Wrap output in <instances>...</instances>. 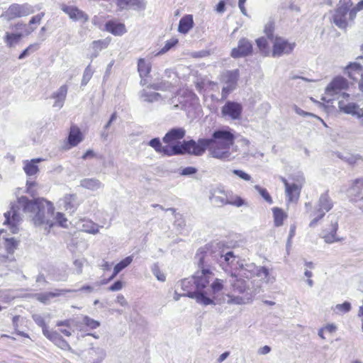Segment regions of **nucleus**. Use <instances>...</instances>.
I'll return each mask as SVG.
<instances>
[{
	"label": "nucleus",
	"instance_id": "b1692460",
	"mask_svg": "<svg viewBox=\"0 0 363 363\" xmlns=\"http://www.w3.org/2000/svg\"><path fill=\"white\" fill-rule=\"evenodd\" d=\"M61 205L65 210L70 213H74L79 205L76 194H67L61 200Z\"/></svg>",
	"mask_w": 363,
	"mask_h": 363
},
{
	"label": "nucleus",
	"instance_id": "c03bdc74",
	"mask_svg": "<svg viewBox=\"0 0 363 363\" xmlns=\"http://www.w3.org/2000/svg\"><path fill=\"white\" fill-rule=\"evenodd\" d=\"M13 261V259H9L8 257L0 255V277L8 274V262Z\"/></svg>",
	"mask_w": 363,
	"mask_h": 363
},
{
	"label": "nucleus",
	"instance_id": "6ab92c4d",
	"mask_svg": "<svg viewBox=\"0 0 363 363\" xmlns=\"http://www.w3.org/2000/svg\"><path fill=\"white\" fill-rule=\"evenodd\" d=\"M252 50V43L247 39L242 38L239 40L238 47L233 49L231 56L234 58L245 57L250 55Z\"/></svg>",
	"mask_w": 363,
	"mask_h": 363
},
{
	"label": "nucleus",
	"instance_id": "dca6fc26",
	"mask_svg": "<svg viewBox=\"0 0 363 363\" xmlns=\"http://www.w3.org/2000/svg\"><path fill=\"white\" fill-rule=\"evenodd\" d=\"M348 87V82L343 77H336L325 88V94L328 96H334L342 90L347 89Z\"/></svg>",
	"mask_w": 363,
	"mask_h": 363
},
{
	"label": "nucleus",
	"instance_id": "4be33fe9",
	"mask_svg": "<svg viewBox=\"0 0 363 363\" xmlns=\"http://www.w3.org/2000/svg\"><path fill=\"white\" fill-rule=\"evenodd\" d=\"M117 6L121 10L133 9L135 10H144L146 6L145 0H116Z\"/></svg>",
	"mask_w": 363,
	"mask_h": 363
},
{
	"label": "nucleus",
	"instance_id": "ddd939ff",
	"mask_svg": "<svg viewBox=\"0 0 363 363\" xmlns=\"http://www.w3.org/2000/svg\"><path fill=\"white\" fill-rule=\"evenodd\" d=\"M351 5L352 3L349 1L347 2H344L335 9L332 21L339 28L345 29L347 28V22L346 20V15L347 14L349 8Z\"/></svg>",
	"mask_w": 363,
	"mask_h": 363
},
{
	"label": "nucleus",
	"instance_id": "de8ad7c7",
	"mask_svg": "<svg viewBox=\"0 0 363 363\" xmlns=\"http://www.w3.org/2000/svg\"><path fill=\"white\" fill-rule=\"evenodd\" d=\"M255 189L257 191L260 196L265 200L266 202H267L269 204H272L273 203V200L266 189L262 188L259 185H255Z\"/></svg>",
	"mask_w": 363,
	"mask_h": 363
},
{
	"label": "nucleus",
	"instance_id": "a211bd4d",
	"mask_svg": "<svg viewBox=\"0 0 363 363\" xmlns=\"http://www.w3.org/2000/svg\"><path fill=\"white\" fill-rule=\"evenodd\" d=\"M260 286H257L252 291L248 292L245 294L244 296H235V295H228V301L227 303L228 304H236V305H244L250 303L253 297L259 293Z\"/></svg>",
	"mask_w": 363,
	"mask_h": 363
},
{
	"label": "nucleus",
	"instance_id": "c85d7f7f",
	"mask_svg": "<svg viewBox=\"0 0 363 363\" xmlns=\"http://www.w3.org/2000/svg\"><path fill=\"white\" fill-rule=\"evenodd\" d=\"M194 24L192 15L186 14L179 20L178 31L182 34H186L194 27Z\"/></svg>",
	"mask_w": 363,
	"mask_h": 363
},
{
	"label": "nucleus",
	"instance_id": "774afa93",
	"mask_svg": "<svg viewBox=\"0 0 363 363\" xmlns=\"http://www.w3.org/2000/svg\"><path fill=\"white\" fill-rule=\"evenodd\" d=\"M361 10L358 8L357 5H356L354 7H353L352 9H349V17L350 19L353 21L356 16L357 12L360 11Z\"/></svg>",
	"mask_w": 363,
	"mask_h": 363
},
{
	"label": "nucleus",
	"instance_id": "69168bd1",
	"mask_svg": "<svg viewBox=\"0 0 363 363\" xmlns=\"http://www.w3.org/2000/svg\"><path fill=\"white\" fill-rule=\"evenodd\" d=\"M44 16V13H38L31 18L29 21V24H39Z\"/></svg>",
	"mask_w": 363,
	"mask_h": 363
},
{
	"label": "nucleus",
	"instance_id": "4468645a",
	"mask_svg": "<svg viewBox=\"0 0 363 363\" xmlns=\"http://www.w3.org/2000/svg\"><path fill=\"white\" fill-rule=\"evenodd\" d=\"M348 77L357 82L358 88L363 93V66L360 62H350L346 67Z\"/></svg>",
	"mask_w": 363,
	"mask_h": 363
},
{
	"label": "nucleus",
	"instance_id": "6e6d98bb",
	"mask_svg": "<svg viewBox=\"0 0 363 363\" xmlns=\"http://www.w3.org/2000/svg\"><path fill=\"white\" fill-rule=\"evenodd\" d=\"M257 45L261 52H264L268 48V42L264 37L259 38L256 40Z\"/></svg>",
	"mask_w": 363,
	"mask_h": 363
},
{
	"label": "nucleus",
	"instance_id": "2eb2a0df",
	"mask_svg": "<svg viewBox=\"0 0 363 363\" xmlns=\"http://www.w3.org/2000/svg\"><path fill=\"white\" fill-rule=\"evenodd\" d=\"M338 108L346 114L352 116L359 120V124L363 127V108L356 103L350 102L345 104L343 101L338 102Z\"/></svg>",
	"mask_w": 363,
	"mask_h": 363
},
{
	"label": "nucleus",
	"instance_id": "58836bf2",
	"mask_svg": "<svg viewBox=\"0 0 363 363\" xmlns=\"http://www.w3.org/2000/svg\"><path fill=\"white\" fill-rule=\"evenodd\" d=\"M274 225L277 227L283 225L284 220L287 217L281 208L275 207L272 209Z\"/></svg>",
	"mask_w": 363,
	"mask_h": 363
},
{
	"label": "nucleus",
	"instance_id": "cd10ccee",
	"mask_svg": "<svg viewBox=\"0 0 363 363\" xmlns=\"http://www.w3.org/2000/svg\"><path fill=\"white\" fill-rule=\"evenodd\" d=\"M44 160L42 158H35L31 160H25L23 162V170L27 176L31 177L35 175L38 171V167L37 166V163H39Z\"/></svg>",
	"mask_w": 363,
	"mask_h": 363
},
{
	"label": "nucleus",
	"instance_id": "9d476101",
	"mask_svg": "<svg viewBox=\"0 0 363 363\" xmlns=\"http://www.w3.org/2000/svg\"><path fill=\"white\" fill-rule=\"evenodd\" d=\"M33 12L34 9L33 6L28 4H13L1 16L4 17L7 20H11L16 18L26 16Z\"/></svg>",
	"mask_w": 363,
	"mask_h": 363
},
{
	"label": "nucleus",
	"instance_id": "7ed1b4c3",
	"mask_svg": "<svg viewBox=\"0 0 363 363\" xmlns=\"http://www.w3.org/2000/svg\"><path fill=\"white\" fill-rule=\"evenodd\" d=\"M235 135L230 129H218L211 135L210 138H199L198 141H187L189 155H203L208 150L209 155L223 161H231L234 159L230 151L233 145Z\"/></svg>",
	"mask_w": 363,
	"mask_h": 363
},
{
	"label": "nucleus",
	"instance_id": "72a5a7b5",
	"mask_svg": "<svg viewBox=\"0 0 363 363\" xmlns=\"http://www.w3.org/2000/svg\"><path fill=\"white\" fill-rule=\"evenodd\" d=\"M338 229V223L337 220L331 221L330 232L323 235V239L326 243H333L335 242H338L340 239L336 237V232Z\"/></svg>",
	"mask_w": 363,
	"mask_h": 363
},
{
	"label": "nucleus",
	"instance_id": "423d86ee",
	"mask_svg": "<svg viewBox=\"0 0 363 363\" xmlns=\"http://www.w3.org/2000/svg\"><path fill=\"white\" fill-rule=\"evenodd\" d=\"M148 145L155 149L157 152L162 153L167 156L179 155L188 154L187 141L184 140L182 143H175L172 145L162 146L160 138H155L150 140Z\"/></svg>",
	"mask_w": 363,
	"mask_h": 363
},
{
	"label": "nucleus",
	"instance_id": "9b49d317",
	"mask_svg": "<svg viewBox=\"0 0 363 363\" xmlns=\"http://www.w3.org/2000/svg\"><path fill=\"white\" fill-rule=\"evenodd\" d=\"M295 47V43H290L283 38L276 37L273 40L272 55L274 57H279L284 55H289L294 50Z\"/></svg>",
	"mask_w": 363,
	"mask_h": 363
},
{
	"label": "nucleus",
	"instance_id": "bf43d9fd",
	"mask_svg": "<svg viewBox=\"0 0 363 363\" xmlns=\"http://www.w3.org/2000/svg\"><path fill=\"white\" fill-rule=\"evenodd\" d=\"M38 48L37 44L30 45L26 49H25L19 55L18 59L22 60L28 56L31 51L36 50Z\"/></svg>",
	"mask_w": 363,
	"mask_h": 363
},
{
	"label": "nucleus",
	"instance_id": "09e8293b",
	"mask_svg": "<svg viewBox=\"0 0 363 363\" xmlns=\"http://www.w3.org/2000/svg\"><path fill=\"white\" fill-rule=\"evenodd\" d=\"M108 45V41L106 40H94L91 43L93 50L100 52L102 49L106 48Z\"/></svg>",
	"mask_w": 363,
	"mask_h": 363
},
{
	"label": "nucleus",
	"instance_id": "7c9ffc66",
	"mask_svg": "<svg viewBox=\"0 0 363 363\" xmlns=\"http://www.w3.org/2000/svg\"><path fill=\"white\" fill-rule=\"evenodd\" d=\"M83 137L81 130L77 126H72L68 137V143L72 146L77 145L82 141Z\"/></svg>",
	"mask_w": 363,
	"mask_h": 363
},
{
	"label": "nucleus",
	"instance_id": "864d4df0",
	"mask_svg": "<svg viewBox=\"0 0 363 363\" xmlns=\"http://www.w3.org/2000/svg\"><path fill=\"white\" fill-rule=\"evenodd\" d=\"M232 173L233 174L236 175L238 177H239L242 180H244L245 182H253L252 181L251 176L249 174L246 173L245 172H244V171H242L241 169H233L232 171Z\"/></svg>",
	"mask_w": 363,
	"mask_h": 363
},
{
	"label": "nucleus",
	"instance_id": "338daca9",
	"mask_svg": "<svg viewBox=\"0 0 363 363\" xmlns=\"http://www.w3.org/2000/svg\"><path fill=\"white\" fill-rule=\"evenodd\" d=\"M123 288V282L120 280L116 281L113 284H112L108 290L111 291H120Z\"/></svg>",
	"mask_w": 363,
	"mask_h": 363
},
{
	"label": "nucleus",
	"instance_id": "c9c22d12",
	"mask_svg": "<svg viewBox=\"0 0 363 363\" xmlns=\"http://www.w3.org/2000/svg\"><path fill=\"white\" fill-rule=\"evenodd\" d=\"M140 97L143 101L148 103L163 100V98L160 94L157 92L147 91L145 89L140 91Z\"/></svg>",
	"mask_w": 363,
	"mask_h": 363
},
{
	"label": "nucleus",
	"instance_id": "412c9836",
	"mask_svg": "<svg viewBox=\"0 0 363 363\" xmlns=\"http://www.w3.org/2000/svg\"><path fill=\"white\" fill-rule=\"evenodd\" d=\"M185 133V130L182 128H172L165 134L162 140L164 143L172 145L175 143H178V140L184 137Z\"/></svg>",
	"mask_w": 363,
	"mask_h": 363
},
{
	"label": "nucleus",
	"instance_id": "a878e982",
	"mask_svg": "<svg viewBox=\"0 0 363 363\" xmlns=\"http://www.w3.org/2000/svg\"><path fill=\"white\" fill-rule=\"evenodd\" d=\"M67 94V86L66 85L61 86L55 92H54L52 96L55 99L53 107L60 109L64 105Z\"/></svg>",
	"mask_w": 363,
	"mask_h": 363
},
{
	"label": "nucleus",
	"instance_id": "8fccbe9b",
	"mask_svg": "<svg viewBox=\"0 0 363 363\" xmlns=\"http://www.w3.org/2000/svg\"><path fill=\"white\" fill-rule=\"evenodd\" d=\"M93 70L91 69V65H89L84 69L82 79V86H85L89 82L93 75Z\"/></svg>",
	"mask_w": 363,
	"mask_h": 363
},
{
	"label": "nucleus",
	"instance_id": "0eeeda50",
	"mask_svg": "<svg viewBox=\"0 0 363 363\" xmlns=\"http://www.w3.org/2000/svg\"><path fill=\"white\" fill-rule=\"evenodd\" d=\"M239 75L238 69L225 70L221 73L220 80L224 84L221 92L222 99H225L228 94L236 89Z\"/></svg>",
	"mask_w": 363,
	"mask_h": 363
},
{
	"label": "nucleus",
	"instance_id": "680f3d73",
	"mask_svg": "<svg viewBox=\"0 0 363 363\" xmlns=\"http://www.w3.org/2000/svg\"><path fill=\"white\" fill-rule=\"evenodd\" d=\"M197 172V169L194 167H187L184 168L180 174L183 176H190Z\"/></svg>",
	"mask_w": 363,
	"mask_h": 363
},
{
	"label": "nucleus",
	"instance_id": "13d9d810",
	"mask_svg": "<svg viewBox=\"0 0 363 363\" xmlns=\"http://www.w3.org/2000/svg\"><path fill=\"white\" fill-rule=\"evenodd\" d=\"M152 272L153 274L156 277L157 280L160 281H164L166 279L165 275L160 272L159 267L157 264H154L152 268Z\"/></svg>",
	"mask_w": 363,
	"mask_h": 363
},
{
	"label": "nucleus",
	"instance_id": "37998d69",
	"mask_svg": "<svg viewBox=\"0 0 363 363\" xmlns=\"http://www.w3.org/2000/svg\"><path fill=\"white\" fill-rule=\"evenodd\" d=\"M149 87L155 90L169 91L172 88V84L168 81L162 80L159 82L150 84Z\"/></svg>",
	"mask_w": 363,
	"mask_h": 363
},
{
	"label": "nucleus",
	"instance_id": "79ce46f5",
	"mask_svg": "<svg viewBox=\"0 0 363 363\" xmlns=\"http://www.w3.org/2000/svg\"><path fill=\"white\" fill-rule=\"evenodd\" d=\"M32 318L38 326L42 328L43 333L45 337L48 333H50L52 331L48 329L45 324L44 318L40 314H33Z\"/></svg>",
	"mask_w": 363,
	"mask_h": 363
},
{
	"label": "nucleus",
	"instance_id": "0e129e2a",
	"mask_svg": "<svg viewBox=\"0 0 363 363\" xmlns=\"http://www.w3.org/2000/svg\"><path fill=\"white\" fill-rule=\"evenodd\" d=\"M74 265L75 267L76 272L77 274H80L82 273V267L84 265L83 259H75L74 261Z\"/></svg>",
	"mask_w": 363,
	"mask_h": 363
},
{
	"label": "nucleus",
	"instance_id": "6e6552de",
	"mask_svg": "<svg viewBox=\"0 0 363 363\" xmlns=\"http://www.w3.org/2000/svg\"><path fill=\"white\" fill-rule=\"evenodd\" d=\"M218 252L220 255L218 258V264L225 272H230L233 269L237 270L239 267V259L231 250L221 249L220 243H218Z\"/></svg>",
	"mask_w": 363,
	"mask_h": 363
},
{
	"label": "nucleus",
	"instance_id": "f8f14e48",
	"mask_svg": "<svg viewBox=\"0 0 363 363\" xmlns=\"http://www.w3.org/2000/svg\"><path fill=\"white\" fill-rule=\"evenodd\" d=\"M242 112L241 104L235 101H228L221 108L222 116L231 120L240 118Z\"/></svg>",
	"mask_w": 363,
	"mask_h": 363
},
{
	"label": "nucleus",
	"instance_id": "052dcab7",
	"mask_svg": "<svg viewBox=\"0 0 363 363\" xmlns=\"http://www.w3.org/2000/svg\"><path fill=\"white\" fill-rule=\"evenodd\" d=\"M274 23L269 22L265 25L264 33L269 39L273 38Z\"/></svg>",
	"mask_w": 363,
	"mask_h": 363
},
{
	"label": "nucleus",
	"instance_id": "5701e85b",
	"mask_svg": "<svg viewBox=\"0 0 363 363\" xmlns=\"http://www.w3.org/2000/svg\"><path fill=\"white\" fill-rule=\"evenodd\" d=\"M67 292H72L70 289H55L54 291L39 293L35 295V298L44 304H48L52 298L60 296Z\"/></svg>",
	"mask_w": 363,
	"mask_h": 363
},
{
	"label": "nucleus",
	"instance_id": "bb28decb",
	"mask_svg": "<svg viewBox=\"0 0 363 363\" xmlns=\"http://www.w3.org/2000/svg\"><path fill=\"white\" fill-rule=\"evenodd\" d=\"M105 29L114 35H122L126 33L125 26L123 23L113 21H107L105 24Z\"/></svg>",
	"mask_w": 363,
	"mask_h": 363
},
{
	"label": "nucleus",
	"instance_id": "20e7f679",
	"mask_svg": "<svg viewBox=\"0 0 363 363\" xmlns=\"http://www.w3.org/2000/svg\"><path fill=\"white\" fill-rule=\"evenodd\" d=\"M209 200L216 207H222L225 205L240 207L245 204L244 199L240 196L234 194L232 191H225L221 187H217L211 191Z\"/></svg>",
	"mask_w": 363,
	"mask_h": 363
},
{
	"label": "nucleus",
	"instance_id": "3c124183",
	"mask_svg": "<svg viewBox=\"0 0 363 363\" xmlns=\"http://www.w3.org/2000/svg\"><path fill=\"white\" fill-rule=\"evenodd\" d=\"M82 322L90 329H96L100 325V323L99 321L94 320L86 315L83 318Z\"/></svg>",
	"mask_w": 363,
	"mask_h": 363
},
{
	"label": "nucleus",
	"instance_id": "1a4fd4ad",
	"mask_svg": "<svg viewBox=\"0 0 363 363\" xmlns=\"http://www.w3.org/2000/svg\"><path fill=\"white\" fill-rule=\"evenodd\" d=\"M281 182L285 186L286 195L288 200L291 202L297 201L299 198L302 186L305 182L303 175H299L293 183H289L285 178H281Z\"/></svg>",
	"mask_w": 363,
	"mask_h": 363
},
{
	"label": "nucleus",
	"instance_id": "a18cd8bd",
	"mask_svg": "<svg viewBox=\"0 0 363 363\" xmlns=\"http://www.w3.org/2000/svg\"><path fill=\"white\" fill-rule=\"evenodd\" d=\"M133 262V257L128 256L125 259L118 262L113 269L114 274H118L120 272H121L123 269L127 267L130 263Z\"/></svg>",
	"mask_w": 363,
	"mask_h": 363
},
{
	"label": "nucleus",
	"instance_id": "49530a36",
	"mask_svg": "<svg viewBox=\"0 0 363 363\" xmlns=\"http://www.w3.org/2000/svg\"><path fill=\"white\" fill-rule=\"evenodd\" d=\"M351 310L350 303L345 301L342 304H337L334 308L333 311L337 314H343L348 313Z\"/></svg>",
	"mask_w": 363,
	"mask_h": 363
},
{
	"label": "nucleus",
	"instance_id": "4d7b16f0",
	"mask_svg": "<svg viewBox=\"0 0 363 363\" xmlns=\"http://www.w3.org/2000/svg\"><path fill=\"white\" fill-rule=\"evenodd\" d=\"M174 225L179 230H182L185 226V220L181 214H175Z\"/></svg>",
	"mask_w": 363,
	"mask_h": 363
},
{
	"label": "nucleus",
	"instance_id": "2f4dec72",
	"mask_svg": "<svg viewBox=\"0 0 363 363\" xmlns=\"http://www.w3.org/2000/svg\"><path fill=\"white\" fill-rule=\"evenodd\" d=\"M256 277L260 278L266 283H273L275 281V277L272 275L269 270L265 267L256 266Z\"/></svg>",
	"mask_w": 363,
	"mask_h": 363
},
{
	"label": "nucleus",
	"instance_id": "e433bc0d",
	"mask_svg": "<svg viewBox=\"0 0 363 363\" xmlns=\"http://www.w3.org/2000/svg\"><path fill=\"white\" fill-rule=\"evenodd\" d=\"M352 196L360 197L363 194V177L355 179L349 189Z\"/></svg>",
	"mask_w": 363,
	"mask_h": 363
},
{
	"label": "nucleus",
	"instance_id": "f3484780",
	"mask_svg": "<svg viewBox=\"0 0 363 363\" xmlns=\"http://www.w3.org/2000/svg\"><path fill=\"white\" fill-rule=\"evenodd\" d=\"M61 10L65 13L70 19L74 21L86 22L89 20V16L83 11L75 6H69L62 4L60 6Z\"/></svg>",
	"mask_w": 363,
	"mask_h": 363
},
{
	"label": "nucleus",
	"instance_id": "ea45409f",
	"mask_svg": "<svg viewBox=\"0 0 363 363\" xmlns=\"http://www.w3.org/2000/svg\"><path fill=\"white\" fill-rule=\"evenodd\" d=\"M22 33H6L4 37L5 43L8 47H13L16 45L22 38Z\"/></svg>",
	"mask_w": 363,
	"mask_h": 363
},
{
	"label": "nucleus",
	"instance_id": "393cba45",
	"mask_svg": "<svg viewBox=\"0 0 363 363\" xmlns=\"http://www.w3.org/2000/svg\"><path fill=\"white\" fill-rule=\"evenodd\" d=\"M46 337L52 341L55 345L64 350H71L69 343L56 331H51L47 334Z\"/></svg>",
	"mask_w": 363,
	"mask_h": 363
},
{
	"label": "nucleus",
	"instance_id": "603ef678",
	"mask_svg": "<svg viewBox=\"0 0 363 363\" xmlns=\"http://www.w3.org/2000/svg\"><path fill=\"white\" fill-rule=\"evenodd\" d=\"M338 157L350 164H354L357 162V161L361 160V157L359 155L347 154L345 156H340L339 155Z\"/></svg>",
	"mask_w": 363,
	"mask_h": 363
},
{
	"label": "nucleus",
	"instance_id": "473e14b6",
	"mask_svg": "<svg viewBox=\"0 0 363 363\" xmlns=\"http://www.w3.org/2000/svg\"><path fill=\"white\" fill-rule=\"evenodd\" d=\"M234 292L238 294H247V291H252L255 289H251L247 285L246 281L240 277H237L235 281L232 284Z\"/></svg>",
	"mask_w": 363,
	"mask_h": 363
},
{
	"label": "nucleus",
	"instance_id": "39448f33",
	"mask_svg": "<svg viewBox=\"0 0 363 363\" xmlns=\"http://www.w3.org/2000/svg\"><path fill=\"white\" fill-rule=\"evenodd\" d=\"M333 206L334 202L329 196L328 191L321 194L317 201L314 211L311 214L313 219L309 223V227H315L325 214L333 208Z\"/></svg>",
	"mask_w": 363,
	"mask_h": 363
},
{
	"label": "nucleus",
	"instance_id": "4c0bfd02",
	"mask_svg": "<svg viewBox=\"0 0 363 363\" xmlns=\"http://www.w3.org/2000/svg\"><path fill=\"white\" fill-rule=\"evenodd\" d=\"M138 70L140 77H147L151 70L150 63L143 58H140L138 62Z\"/></svg>",
	"mask_w": 363,
	"mask_h": 363
},
{
	"label": "nucleus",
	"instance_id": "f704fd0d",
	"mask_svg": "<svg viewBox=\"0 0 363 363\" xmlns=\"http://www.w3.org/2000/svg\"><path fill=\"white\" fill-rule=\"evenodd\" d=\"M80 186L91 191H96L101 188L103 184L99 180L96 179L87 178L81 180Z\"/></svg>",
	"mask_w": 363,
	"mask_h": 363
},
{
	"label": "nucleus",
	"instance_id": "e2e57ef3",
	"mask_svg": "<svg viewBox=\"0 0 363 363\" xmlns=\"http://www.w3.org/2000/svg\"><path fill=\"white\" fill-rule=\"evenodd\" d=\"M37 185L36 182L34 181L27 180L26 186H27V192L33 196L36 194L35 190L33 189L34 186Z\"/></svg>",
	"mask_w": 363,
	"mask_h": 363
},
{
	"label": "nucleus",
	"instance_id": "a19ab883",
	"mask_svg": "<svg viewBox=\"0 0 363 363\" xmlns=\"http://www.w3.org/2000/svg\"><path fill=\"white\" fill-rule=\"evenodd\" d=\"M4 247L9 254H13L18 247V242L13 238H5Z\"/></svg>",
	"mask_w": 363,
	"mask_h": 363
},
{
	"label": "nucleus",
	"instance_id": "5fc2aeb1",
	"mask_svg": "<svg viewBox=\"0 0 363 363\" xmlns=\"http://www.w3.org/2000/svg\"><path fill=\"white\" fill-rule=\"evenodd\" d=\"M178 43L177 39H171L170 40L167 41L164 46L160 50V51L158 52L159 54H164L169 51L172 48H173L174 45H176Z\"/></svg>",
	"mask_w": 363,
	"mask_h": 363
},
{
	"label": "nucleus",
	"instance_id": "f03ea898",
	"mask_svg": "<svg viewBox=\"0 0 363 363\" xmlns=\"http://www.w3.org/2000/svg\"><path fill=\"white\" fill-rule=\"evenodd\" d=\"M20 210L30 218L34 225L43 226L48 233L55 222L62 227L66 226L67 220L63 213H57L54 217V207L51 202L44 199L30 200L26 196H21L12 205L11 211L4 213V224L8 225L13 234L18 233V226L21 220Z\"/></svg>",
	"mask_w": 363,
	"mask_h": 363
},
{
	"label": "nucleus",
	"instance_id": "c756f323",
	"mask_svg": "<svg viewBox=\"0 0 363 363\" xmlns=\"http://www.w3.org/2000/svg\"><path fill=\"white\" fill-rule=\"evenodd\" d=\"M79 226L81 230L93 235L97 234L99 231V225L91 220H82Z\"/></svg>",
	"mask_w": 363,
	"mask_h": 363
},
{
	"label": "nucleus",
	"instance_id": "f257e3e1",
	"mask_svg": "<svg viewBox=\"0 0 363 363\" xmlns=\"http://www.w3.org/2000/svg\"><path fill=\"white\" fill-rule=\"evenodd\" d=\"M220 255L218 243L198 250L194 258L197 271L193 276L180 282L182 289L186 292L184 296L194 298L198 303L203 306L213 303L214 295L223 287V281L219 279L210 284L213 279V269L215 264H218Z\"/></svg>",
	"mask_w": 363,
	"mask_h": 363
},
{
	"label": "nucleus",
	"instance_id": "aec40b11",
	"mask_svg": "<svg viewBox=\"0 0 363 363\" xmlns=\"http://www.w3.org/2000/svg\"><path fill=\"white\" fill-rule=\"evenodd\" d=\"M237 270L238 272H231L233 277L250 279L255 275L256 265L253 263L240 264Z\"/></svg>",
	"mask_w": 363,
	"mask_h": 363
}]
</instances>
